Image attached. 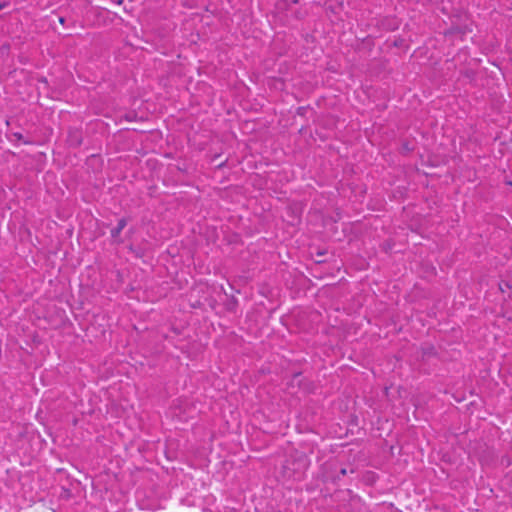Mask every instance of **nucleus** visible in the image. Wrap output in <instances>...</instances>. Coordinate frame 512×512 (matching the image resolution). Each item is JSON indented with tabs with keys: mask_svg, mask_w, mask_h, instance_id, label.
I'll use <instances>...</instances> for the list:
<instances>
[{
	"mask_svg": "<svg viewBox=\"0 0 512 512\" xmlns=\"http://www.w3.org/2000/svg\"><path fill=\"white\" fill-rule=\"evenodd\" d=\"M128 221L126 218L119 219L117 226L111 230V237L117 243H122V240L119 238L121 231L126 227Z\"/></svg>",
	"mask_w": 512,
	"mask_h": 512,
	"instance_id": "obj_1",
	"label": "nucleus"
},
{
	"mask_svg": "<svg viewBox=\"0 0 512 512\" xmlns=\"http://www.w3.org/2000/svg\"><path fill=\"white\" fill-rule=\"evenodd\" d=\"M68 141L73 146H79L82 143V138L78 131H71Z\"/></svg>",
	"mask_w": 512,
	"mask_h": 512,
	"instance_id": "obj_2",
	"label": "nucleus"
},
{
	"mask_svg": "<svg viewBox=\"0 0 512 512\" xmlns=\"http://www.w3.org/2000/svg\"><path fill=\"white\" fill-rule=\"evenodd\" d=\"M346 474H347V469L346 468H341L337 474H335V475H324V477H325L326 481L331 480L333 482H336V481H339Z\"/></svg>",
	"mask_w": 512,
	"mask_h": 512,
	"instance_id": "obj_3",
	"label": "nucleus"
},
{
	"mask_svg": "<svg viewBox=\"0 0 512 512\" xmlns=\"http://www.w3.org/2000/svg\"><path fill=\"white\" fill-rule=\"evenodd\" d=\"M325 466H326V467H329L331 470H332L333 468H336V465H335L334 463H326V464H325Z\"/></svg>",
	"mask_w": 512,
	"mask_h": 512,
	"instance_id": "obj_4",
	"label": "nucleus"
},
{
	"mask_svg": "<svg viewBox=\"0 0 512 512\" xmlns=\"http://www.w3.org/2000/svg\"><path fill=\"white\" fill-rule=\"evenodd\" d=\"M59 22H60L61 24H64V22H65V18H64V17H59Z\"/></svg>",
	"mask_w": 512,
	"mask_h": 512,
	"instance_id": "obj_5",
	"label": "nucleus"
},
{
	"mask_svg": "<svg viewBox=\"0 0 512 512\" xmlns=\"http://www.w3.org/2000/svg\"><path fill=\"white\" fill-rule=\"evenodd\" d=\"M3 5L0 4V9H2Z\"/></svg>",
	"mask_w": 512,
	"mask_h": 512,
	"instance_id": "obj_6",
	"label": "nucleus"
}]
</instances>
